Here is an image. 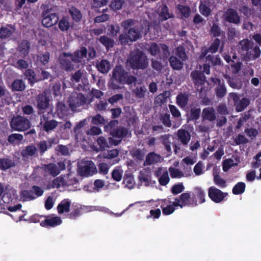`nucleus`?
Here are the masks:
<instances>
[{
  "mask_svg": "<svg viewBox=\"0 0 261 261\" xmlns=\"http://www.w3.org/2000/svg\"><path fill=\"white\" fill-rule=\"evenodd\" d=\"M139 178L141 184L145 186H153L155 184V181L151 179L150 172L146 169H143L140 172Z\"/></svg>",
  "mask_w": 261,
  "mask_h": 261,
  "instance_id": "13",
  "label": "nucleus"
},
{
  "mask_svg": "<svg viewBox=\"0 0 261 261\" xmlns=\"http://www.w3.org/2000/svg\"><path fill=\"white\" fill-rule=\"evenodd\" d=\"M147 49L152 56L160 54L162 58H167L169 55L168 47L165 44L152 43L148 46Z\"/></svg>",
  "mask_w": 261,
  "mask_h": 261,
  "instance_id": "7",
  "label": "nucleus"
},
{
  "mask_svg": "<svg viewBox=\"0 0 261 261\" xmlns=\"http://www.w3.org/2000/svg\"><path fill=\"white\" fill-rule=\"evenodd\" d=\"M156 174L159 177V181L161 185L166 186L169 182L170 178L166 168H159L156 171Z\"/></svg>",
  "mask_w": 261,
  "mask_h": 261,
  "instance_id": "15",
  "label": "nucleus"
},
{
  "mask_svg": "<svg viewBox=\"0 0 261 261\" xmlns=\"http://www.w3.org/2000/svg\"><path fill=\"white\" fill-rule=\"evenodd\" d=\"M170 63L174 69L179 70L182 68L183 66L182 61L178 60L175 57H171L169 59Z\"/></svg>",
  "mask_w": 261,
  "mask_h": 261,
  "instance_id": "35",
  "label": "nucleus"
},
{
  "mask_svg": "<svg viewBox=\"0 0 261 261\" xmlns=\"http://www.w3.org/2000/svg\"><path fill=\"white\" fill-rule=\"evenodd\" d=\"M223 19L229 22L238 23L240 18L237 12L231 9H228L223 15Z\"/></svg>",
  "mask_w": 261,
  "mask_h": 261,
  "instance_id": "14",
  "label": "nucleus"
},
{
  "mask_svg": "<svg viewBox=\"0 0 261 261\" xmlns=\"http://www.w3.org/2000/svg\"><path fill=\"white\" fill-rule=\"evenodd\" d=\"M123 173V171L122 169V168L121 167L117 166L112 171V177L114 180L116 181H120L122 179Z\"/></svg>",
  "mask_w": 261,
  "mask_h": 261,
  "instance_id": "31",
  "label": "nucleus"
},
{
  "mask_svg": "<svg viewBox=\"0 0 261 261\" xmlns=\"http://www.w3.org/2000/svg\"><path fill=\"white\" fill-rule=\"evenodd\" d=\"M62 223V220L59 217L48 218L42 221L40 225L44 227H55Z\"/></svg>",
  "mask_w": 261,
  "mask_h": 261,
  "instance_id": "19",
  "label": "nucleus"
},
{
  "mask_svg": "<svg viewBox=\"0 0 261 261\" xmlns=\"http://www.w3.org/2000/svg\"><path fill=\"white\" fill-rule=\"evenodd\" d=\"M15 28L12 25H7L0 29V38L5 39L11 36L15 32Z\"/></svg>",
  "mask_w": 261,
  "mask_h": 261,
  "instance_id": "23",
  "label": "nucleus"
},
{
  "mask_svg": "<svg viewBox=\"0 0 261 261\" xmlns=\"http://www.w3.org/2000/svg\"><path fill=\"white\" fill-rule=\"evenodd\" d=\"M176 55L182 61H185L187 58L185 50L181 46L177 48Z\"/></svg>",
  "mask_w": 261,
  "mask_h": 261,
  "instance_id": "63",
  "label": "nucleus"
},
{
  "mask_svg": "<svg viewBox=\"0 0 261 261\" xmlns=\"http://www.w3.org/2000/svg\"><path fill=\"white\" fill-rule=\"evenodd\" d=\"M85 101L86 98L83 95L77 92H73L68 99L69 105L72 109L83 105Z\"/></svg>",
  "mask_w": 261,
  "mask_h": 261,
  "instance_id": "9",
  "label": "nucleus"
},
{
  "mask_svg": "<svg viewBox=\"0 0 261 261\" xmlns=\"http://www.w3.org/2000/svg\"><path fill=\"white\" fill-rule=\"evenodd\" d=\"M71 201L69 199L63 200L58 205L57 210L60 214L68 213L70 211Z\"/></svg>",
  "mask_w": 261,
  "mask_h": 261,
  "instance_id": "20",
  "label": "nucleus"
},
{
  "mask_svg": "<svg viewBox=\"0 0 261 261\" xmlns=\"http://www.w3.org/2000/svg\"><path fill=\"white\" fill-rule=\"evenodd\" d=\"M128 133V130L124 128H119L111 132V134L114 137L121 138L126 136Z\"/></svg>",
  "mask_w": 261,
  "mask_h": 261,
  "instance_id": "33",
  "label": "nucleus"
},
{
  "mask_svg": "<svg viewBox=\"0 0 261 261\" xmlns=\"http://www.w3.org/2000/svg\"><path fill=\"white\" fill-rule=\"evenodd\" d=\"M220 43V41L219 39H217L215 40L213 44L210 47L208 50H202L201 54L199 57V59L201 60L203 59L206 56L208 52H211L212 53H216L218 49Z\"/></svg>",
  "mask_w": 261,
  "mask_h": 261,
  "instance_id": "22",
  "label": "nucleus"
},
{
  "mask_svg": "<svg viewBox=\"0 0 261 261\" xmlns=\"http://www.w3.org/2000/svg\"><path fill=\"white\" fill-rule=\"evenodd\" d=\"M165 204H161V207L162 208L163 214L165 215H169L172 214L175 211L176 207L173 203L172 204H169L165 206Z\"/></svg>",
  "mask_w": 261,
  "mask_h": 261,
  "instance_id": "43",
  "label": "nucleus"
},
{
  "mask_svg": "<svg viewBox=\"0 0 261 261\" xmlns=\"http://www.w3.org/2000/svg\"><path fill=\"white\" fill-rule=\"evenodd\" d=\"M177 10L180 13V17L182 18H187L190 14L191 10L189 7L182 5H178Z\"/></svg>",
  "mask_w": 261,
  "mask_h": 261,
  "instance_id": "38",
  "label": "nucleus"
},
{
  "mask_svg": "<svg viewBox=\"0 0 261 261\" xmlns=\"http://www.w3.org/2000/svg\"><path fill=\"white\" fill-rule=\"evenodd\" d=\"M170 96V92L168 91L158 95L154 99V103L156 105H161L166 101V99Z\"/></svg>",
  "mask_w": 261,
  "mask_h": 261,
  "instance_id": "37",
  "label": "nucleus"
},
{
  "mask_svg": "<svg viewBox=\"0 0 261 261\" xmlns=\"http://www.w3.org/2000/svg\"><path fill=\"white\" fill-rule=\"evenodd\" d=\"M37 107L40 110H44L48 107L49 100L44 94L38 95L37 99Z\"/></svg>",
  "mask_w": 261,
  "mask_h": 261,
  "instance_id": "21",
  "label": "nucleus"
},
{
  "mask_svg": "<svg viewBox=\"0 0 261 261\" xmlns=\"http://www.w3.org/2000/svg\"><path fill=\"white\" fill-rule=\"evenodd\" d=\"M56 199H57V197L56 196V195H55L54 194H51V195L49 196L45 202V207L46 210H49L50 209H51L54 204H55V202L56 200Z\"/></svg>",
  "mask_w": 261,
  "mask_h": 261,
  "instance_id": "42",
  "label": "nucleus"
},
{
  "mask_svg": "<svg viewBox=\"0 0 261 261\" xmlns=\"http://www.w3.org/2000/svg\"><path fill=\"white\" fill-rule=\"evenodd\" d=\"M109 166L106 163H101L98 165L99 172L101 174H107L109 172Z\"/></svg>",
  "mask_w": 261,
  "mask_h": 261,
  "instance_id": "60",
  "label": "nucleus"
},
{
  "mask_svg": "<svg viewBox=\"0 0 261 261\" xmlns=\"http://www.w3.org/2000/svg\"><path fill=\"white\" fill-rule=\"evenodd\" d=\"M161 156L154 152L149 153L146 156V163L148 165H150L155 163L160 162Z\"/></svg>",
  "mask_w": 261,
  "mask_h": 261,
  "instance_id": "28",
  "label": "nucleus"
},
{
  "mask_svg": "<svg viewBox=\"0 0 261 261\" xmlns=\"http://www.w3.org/2000/svg\"><path fill=\"white\" fill-rule=\"evenodd\" d=\"M36 150L37 149L35 146H28L24 150L22 151L21 153L22 155L24 157L32 156L36 153Z\"/></svg>",
  "mask_w": 261,
  "mask_h": 261,
  "instance_id": "45",
  "label": "nucleus"
},
{
  "mask_svg": "<svg viewBox=\"0 0 261 261\" xmlns=\"http://www.w3.org/2000/svg\"><path fill=\"white\" fill-rule=\"evenodd\" d=\"M128 63L133 68L136 69H144L148 64L147 57L139 50L131 53Z\"/></svg>",
  "mask_w": 261,
  "mask_h": 261,
  "instance_id": "3",
  "label": "nucleus"
},
{
  "mask_svg": "<svg viewBox=\"0 0 261 261\" xmlns=\"http://www.w3.org/2000/svg\"><path fill=\"white\" fill-rule=\"evenodd\" d=\"M97 172L96 166L91 161L83 160L79 164V172L82 176H91Z\"/></svg>",
  "mask_w": 261,
  "mask_h": 261,
  "instance_id": "5",
  "label": "nucleus"
},
{
  "mask_svg": "<svg viewBox=\"0 0 261 261\" xmlns=\"http://www.w3.org/2000/svg\"><path fill=\"white\" fill-rule=\"evenodd\" d=\"M14 166V163L8 159H0V169L6 170Z\"/></svg>",
  "mask_w": 261,
  "mask_h": 261,
  "instance_id": "46",
  "label": "nucleus"
},
{
  "mask_svg": "<svg viewBox=\"0 0 261 261\" xmlns=\"http://www.w3.org/2000/svg\"><path fill=\"white\" fill-rule=\"evenodd\" d=\"M208 195L212 200L215 202L219 203L227 196L228 194L227 193H224L220 190L212 186L208 189Z\"/></svg>",
  "mask_w": 261,
  "mask_h": 261,
  "instance_id": "10",
  "label": "nucleus"
},
{
  "mask_svg": "<svg viewBox=\"0 0 261 261\" xmlns=\"http://www.w3.org/2000/svg\"><path fill=\"white\" fill-rule=\"evenodd\" d=\"M184 186L182 183L174 185L172 189L171 192L174 194H177L182 192L184 190Z\"/></svg>",
  "mask_w": 261,
  "mask_h": 261,
  "instance_id": "57",
  "label": "nucleus"
},
{
  "mask_svg": "<svg viewBox=\"0 0 261 261\" xmlns=\"http://www.w3.org/2000/svg\"><path fill=\"white\" fill-rule=\"evenodd\" d=\"M69 12L73 20L76 21H79L81 20L82 18V15L79 10H77L76 8L71 7L69 10Z\"/></svg>",
  "mask_w": 261,
  "mask_h": 261,
  "instance_id": "49",
  "label": "nucleus"
},
{
  "mask_svg": "<svg viewBox=\"0 0 261 261\" xmlns=\"http://www.w3.org/2000/svg\"><path fill=\"white\" fill-rule=\"evenodd\" d=\"M191 76L197 89L200 92L206 91L209 89L208 83L205 81V77L201 72L198 71H193Z\"/></svg>",
  "mask_w": 261,
  "mask_h": 261,
  "instance_id": "4",
  "label": "nucleus"
},
{
  "mask_svg": "<svg viewBox=\"0 0 261 261\" xmlns=\"http://www.w3.org/2000/svg\"><path fill=\"white\" fill-rule=\"evenodd\" d=\"M23 139V136L19 134H13L9 136L8 141L13 144H18Z\"/></svg>",
  "mask_w": 261,
  "mask_h": 261,
  "instance_id": "48",
  "label": "nucleus"
},
{
  "mask_svg": "<svg viewBox=\"0 0 261 261\" xmlns=\"http://www.w3.org/2000/svg\"><path fill=\"white\" fill-rule=\"evenodd\" d=\"M25 85L21 80H15L11 85L12 91H22L24 90Z\"/></svg>",
  "mask_w": 261,
  "mask_h": 261,
  "instance_id": "30",
  "label": "nucleus"
},
{
  "mask_svg": "<svg viewBox=\"0 0 261 261\" xmlns=\"http://www.w3.org/2000/svg\"><path fill=\"white\" fill-rule=\"evenodd\" d=\"M134 92L138 97L142 98L145 95L146 92V89L145 86H141L140 87L136 88L134 90Z\"/></svg>",
  "mask_w": 261,
  "mask_h": 261,
  "instance_id": "58",
  "label": "nucleus"
},
{
  "mask_svg": "<svg viewBox=\"0 0 261 261\" xmlns=\"http://www.w3.org/2000/svg\"><path fill=\"white\" fill-rule=\"evenodd\" d=\"M249 105V100L247 98H243L236 103V110L238 112L242 111Z\"/></svg>",
  "mask_w": 261,
  "mask_h": 261,
  "instance_id": "40",
  "label": "nucleus"
},
{
  "mask_svg": "<svg viewBox=\"0 0 261 261\" xmlns=\"http://www.w3.org/2000/svg\"><path fill=\"white\" fill-rule=\"evenodd\" d=\"M30 46L29 42L26 41H23L19 46V49L20 52L22 54L25 55L28 54L29 51Z\"/></svg>",
  "mask_w": 261,
  "mask_h": 261,
  "instance_id": "55",
  "label": "nucleus"
},
{
  "mask_svg": "<svg viewBox=\"0 0 261 261\" xmlns=\"http://www.w3.org/2000/svg\"><path fill=\"white\" fill-rule=\"evenodd\" d=\"M177 136L180 142L185 145L187 144L190 140V135L188 131L180 129L177 132Z\"/></svg>",
  "mask_w": 261,
  "mask_h": 261,
  "instance_id": "26",
  "label": "nucleus"
},
{
  "mask_svg": "<svg viewBox=\"0 0 261 261\" xmlns=\"http://www.w3.org/2000/svg\"><path fill=\"white\" fill-rule=\"evenodd\" d=\"M168 171L170 176L173 178H180L184 176V174L181 171L172 166L169 168Z\"/></svg>",
  "mask_w": 261,
  "mask_h": 261,
  "instance_id": "34",
  "label": "nucleus"
},
{
  "mask_svg": "<svg viewBox=\"0 0 261 261\" xmlns=\"http://www.w3.org/2000/svg\"><path fill=\"white\" fill-rule=\"evenodd\" d=\"M177 103L180 107L182 108L186 106L188 102V96L186 94H179L176 98Z\"/></svg>",
  "mask_w": 261,
  "mask_h": 261,
  "instance_id": "47",
  "label": "nucleus"
},
{
  "mask_svg": "<svg viewBox=\"0 0 261 261\" xmlns=\"http://www.w3.org/2000/svg\"><path fill=\"white\" fill-rule=\"evenodd\" d=\"M69 27V22L67 19L63 18L59 22V27L62 31H67Z\"/></svg>",
  "mask_w": 261,
  "mask_h": 261,
  "instance_id": "56",
  "label": "nucleus"
},
{
  "mask_svg": "<svg viewBox=\"0 0 261 261\" xmlns=\"http://www.w3.org/2000/svg\"><path fill=\"white\" fill-rule=\"evenodd\" d=\"M36 197L32 193L31 190L22 191L20 194V200L21 201H25L34 200Z\"/></svg>",
  "mask_w": 261,
  "mask_h": 261,
  "instance_id": "29",
  "label": "nucleus"
},
{
  "mask_svg": "<svg viewBox=\"0 0 261 261\" xmlns=\"http://www.w3.org/2000/svg\"><path fill=\"white\" fill-rule=\"evenodd\" d=\"M124 187L128 189H133L135 186V180L132 176H127L124 178L123 180Z\"/></svg>",
  "mask_w": 261,
  "mask_h": 261,
  "instance_id": "52",
  "label": "nucleus"
},
{
  "mask_svg": "<svg viewBox=\"0 0 261 261\" xmlns=\"http://www.w3.org/2000/svg\"><path fill=\"white\" fill-rule=\"evenodd\" d=\"M225 78L227 80L229 86L234 89H240L241 85L234 79H231L229 77L225 76Z\"/></svg>",
  "mask_w": 261,
  "mask_h": 261,
  "instance_id": "59",
  "label": "nucleus"
},
{
  "mask_svg": "<svg viewBox=\"0 0 261 261\" xmlns=\"http://www.w3.org/2000/svg\"><path fill=\"white\" fill-rule=\"evenodd\" d=\"M11 126L14 130L22 132L29 129L31 125L27 119L21 116H17L12 119Z\"/></svg>",
  "mask_w": 261,
  "mask_h": 261,
  "instance_id": "6",
  "label": "nucleus"
},
{
  "mask_svg": "<svg viewBox=\"0 0 261 261\" xmlns=\"http://www.w3.org/2000/svg\"><path fill=\"white\" fill-rule=\"evenodd\" d=\"M202 116L204 119L210 121L214 120L216 119L215 110L212 108H207L203 110Z\"/></svg>",
  "mask_w": 261,
  "mask_h": 261,
  "instance_id": "27",
  "label": "nucleus"
},
{
  "mask_svg": "<svg viewBox=\"0 0 261 261\" xmlns=\"http://www.w3.org/2000/svg\"><path fill=\"white\" fill-rule=\"evenodd\" d=\"M211 81L214 84L218 85V86L216 89L217 96L220 97L224 96L226 93V90L224 86V82H221L220 79L215 77H211Z\"/></svg>",
  "mask_w": 261,
  "mask_h": 261,
  "instance_id": "17",
  "label": "nucleus"
},
{
  "mask_svg": "<svg viewBox=\"0 0 261 261\" xmlns=\"http://www.w3.org/2000/svg\"><path fill=\"white\" fill-rule=\"evenodd\" d=\"M31 191L32 193L36 197V198L38 197L42 196L44 193V191L42 188L36 186L32 187Z\"/></svg>",
  "mask_w": 261,
  "mask_h": 261,
  "instance_id": "64",
  "label": "nucleus"
},
{
  "mask_svg": "<svg viewBox=\"0 0 261 261\" xmlns=\"http://www.w3.org/2000/svg\"><path fill=\"white\" fill-rule=\"evenodd\" d=\"M199 11L203 15L208 16L211 13V9L206 5V3H204L199 6Z\"/></svg>",
  "mask_w": 261,
  "mask_h": 261,
  "instance_id": "54",
  "label": "nucleus"
},
{
  "mask_svg": "<svg viewBox=\"0 0 261 261\" xmlns=\"http://www.w3.org/2000/svg\"><path fill=\"white\" fill-rule=\"evenodd\" d=\"M158 13L162 20H166L171 17L166 6L162 5L158 9Z\"/></svg>",
  "mask_w": 261,
  "mask_h": 261,
  "instance_id": "32",
  "label": "nucleus"
},
{
  "mask_svg": "<svg viewBox=\"0 0 261 261\" xmlns=\"http://www.w3.org/2000/svg\"><path fill=\"white\" fill-rule=\"evenodd\" d=\"M70 174L61 175L55 178L52 182V187L59 188L73 184V181L70 178Z\"/></svg>",
  "mask_w": 261,
  "mask_h": 261,
  "instance_id": "8",
  "label": "nucleus"
},
{
  "mask_svg": "<svg viewBox=\"0 0 261 261\" xmlns=\"http://www.w3.org/2000/svg\"><path fill=\"white\" fill-rule=\"evenodd\" d=\"M43 168L46 172H48L53 176H56L60 173L61 170L65 168V165L63 162H60L57 164L50 163L44 165Z\"/></svg>",
  "mask_w": 261,
  "mask_h": 261,
  "instance_id": "11",
  "label": "nucleus"
},
{
  "mask_svg": "<svg viewBox=\"0 0 261 261\" xmlns=\"http://www.w3.org/2000/svg\"><path fill=\"white\" fill-rule=\"evenodd\" d=\"M136 79L133 76L128 75L122 67L116 66L112 72V78L109 86L113 89H118L122 87L120 85L131 84Z\"/></svg>",
  "mask_w": 261,
  "mask_h": 261,
  "instance_id": "1",
  "label": "nucleus"
},
{
  "mask_svg": "<svg viewBox=\"0 0 261 261\" xmlns=\"http://www.w3.org/2000/svg\"><path fill=\"white\" fill-rule=\"evenodd\" d=\"M195 195L197 197L199 200V203H202L205 201V193L204 191L199 187L195 188L194 190Z\"/></svg>",
  "mask_w": 261,
  "mask_h": 261,
  "instance_id": "44",
  "label": "nucleus"
},
{
  "mask_svg": "<svg viewBox=\"0 0 261 261\" xmlns=\"http://www.w3.org/2000/svg\"><path fill=\"white\" fill-rule=\"evenodd\" d=\"M190 204V195L188 193H182L179 197L176 198L173 202V204L175 206H180L182 207Z\"/></svg>",
  "mask_w": 261,
  "mask_h": 261,
  "instance_id": "16",
  "label": "nucleus"
},
{
  "mask_svg": "<svg viewBox=\"0 0 261 261\" xmlns=\"http://www.w3.org/2000/svg\"><path fill=\"white\" fill-rule=\"evenodd\" d=\"M58 125V122L54 120L47 121L43 124L44 129L48 132L55 128Z\"/></svg>",
  "mask_w": 261,
  "mask_h": 261,
  "instance_id": "50",
  "label": "nucleus"
},
{
  "mask_svg": "<svg viewBox=\"0 0 261 261\" xmlns=\"http://www.w3.org/2000/svg\"><path fill=\"white\" fill-rule=\"evenodd\" d=\"M49 59V54L48 52H46L44 54H40L38 56L37 61L40 63L45 65L48 62Z\"/></svg>",
  "mask_w": 261,
  "mask_h": 261,
  "instance_id": "53",
  "label": "nucleus"
},
{
  "mask_svg": "<svg viewBox=\"0 0 261 261\" xmlns=\"http://www.w3.org/2000/svg\"><path fill=\"white\" fill-rule=\"evenodd\" d=\"M245 183L242 182H238L233 188L232 193L235 195L241 194L245 191Z\"/></svg>",
  "mask_w": 261,
  "mask_h": 261,
  "instance_id": "41",
  "label": "nucleus"
},
{
  "mask_svg": "<svg viewBox=\"0 0 261 261\" xmlns=\"http://www.w3.org/2000/svg\"><path fill=\"white\" fill-rule=\"evenodd\" d=\"M251 165L252 167L254 168H257L261 165V152L258 153L254 157Z\"/></svg>",
  "mask_w": 261,
  "mask_h": 261,
  "instance_id": "62",
  "label": "nucleus"
},
{
  "mask_svg": "<svg viewBox=\"0 0 261 261\" xmlns=\"http://www.w3.org/2000/svg\"><path fill=\"white\" fill-rule=\"evenodd\" d=\"M99 40L107 48L112 47L114 44V41L106 36H101Z\"/></svg>",
  "mask_w": 261,
  "mask_h": 261,
  "instance_id": "39",
  "label": "nucleus"
},
{
  "mask_svg": "<svg viewBox=\"0 0 261 261\" xmlns=\"http://www.w3.org/2000/svg\"><path fill=\"white\" fill-rule=\"evenodd\" d=\"M251 47L250 41L248 39H244L241 41L239 44V51L242 53L243 51L248 50Z\"/></svg>",
  "mask_w": 261,
  "mask_h": 261,
  "instance_id": "36",
  "label": "nucleus"
},
{
  "mask_svg": "<svg viewBox=\"0 0 261 261\" xmlns=\"http://www.w3.org/2000/svg\"><path fill=\"white\" fill-rule=\"evenodd\" d=\"M56 113L60 118L67 116L69 113V109L62 102H59L57 105Z\"/></svg>",
  "mask_w": 261,
  "mask_h": 261,
  "instance_id": "24",
  "label": "nucleus"
},
{
  "mask_svg": "<svg viewBox=\"0 0 261 261\" xmlns=\"http://www.w3.org/2000/svg\"><path fill=\"white\" fill-rule=\"evenodd\" d=\"M214 182L217 186H218L220 188H224L226 186V182L225 180L222 178L218 174H214Z\"/></svg>",
  "mask_w": 261,
  "mask_h": 261,
  "instance_id": "51",
  "label": "nucleus"
},
{
  "mask_svg": "<svg viewBox=\"0 0 261 261\" xmlns=\"http://www.w3.org/2000/svg\"><path fill=\"white\" fill-rule=\"evenodd\" d=\"M59 18L55 13H50L47 15H44L42 20V24L45 27H50L56 24Z\"/></svg>",
  "mask_w": 261,
  "mask_h": 261,
  "instance_id": "18",
  "label": "nucleus"
},
{
  "mask_svg": "<svg viewBox=\"0 0 261 261\" xmlns=\"http://www.w3.org/2000/svg\"><path fill=\"white\" fill-rule=\"evenodd\" d=\"M206 61H208L212 64L217 65L221 63L220 59L217 56L208 55L206 57Z\"/></svg>",
  "mask_w": 261,
  "mask_h": 261,
  "instance_id": "61",
  "label": "nucleus"
},
{
  "mask_svg": "<svg viewBox=\"0 0 261 261\" xmlns=\"http://www.w3.org/2000/svg\"><path fill=\"white\" fill-rule=\"evenodd\" d=\"M143 24L144 27H143L142 30L140 32L138 30H136L135 28H131L129 30L127 38L130 41H136L139 39L141 36V32L145 34L148 32L149 29V22L147 21H145L144 22Z\"/></svg>",
  "mask_w": 261,
  "mask_h": 261,
  "instance_id": "12",
  "label": "nucleus"
},
{
  "mask_svg": "<svg viewBox=\"0 0 261 261\" xmlns=\"http://www.w3.org/2000/svg\"><path fill=\"white\" fill-rule=\"evenodd\" d=\"M96 67L98 71L102 73H107L110 69L111 66L110 62L107 60H102L97 62Z\"/></svg>",
  "mask_w": 261,
  "mask_h": 261,
  "instance_id": "25",
  "label": "nucleus"
},
{
  "mask_svg": "<svg viewBox=\"0 0 261 261\" xmlns=\"http://www.w3.org/2000/svg\"><path fill=\"white\" fill-rule=\"evenodd\" d=\"M87 49L85 47H82L80 50L74 53V55H67L65 54L60 56L61 63L64 68L67 70H70L73 68L71 64L70 60L77 63L85 62V59L87 58Z\"/></svg>",
  "mask_w": 261,
  "mask_h": 261,
  "instance_id": "2",
  "label": "nucleus"
}]
</instances>
